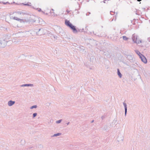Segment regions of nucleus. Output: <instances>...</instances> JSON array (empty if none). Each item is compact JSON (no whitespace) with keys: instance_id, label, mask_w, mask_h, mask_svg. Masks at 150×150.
<instances>
[{"instance_id":"obj_26","label":"nucleus","mask_w":150,"mask_h":150,"mask_svg":"<svg viewBox=\"0 0 150 150\" xmlns=\"http://www.w3.org/2000/svg\"><path fill=\"white\" fill-rule=\"evenodd\" d=\"M3 4H10L8 2H6L5 3V2H3Z\"/></svg>"},{"instance_id":"obj_7","label":"nucleus","mask_w":150,"mask_h":150,"mask_svg":"<svg viewBox=\"0 0 150 150\" xmlns=\"http://www.w3.org/2000/svg\"><path fill=\"white\" fill-rule=\"evenodd\" d=\"M139 57L141 59L142 61L144 63L146 64L147 63V60L146 57L144 55H141V56H140Z\"/></svg>"},{"instance_id":"obj_3","label":"nucleus","mask_w":150,"mask_h":150,"mask_svg":"<svg viewBox=\"0 0 150 150\" xmlns=\"http://www.w3.org/2000/svg\"><path fill=\"white\" fill-rule=\"evenodd\" d=\"M137 36L135 34H133L132 36V41L134 43L137 44L139 43L142 42V40H137Z\"/></svg>"},{"instance_id":"obj_4","label":"nucleus","mask_w":150,"mask_h":150,"mask_svg":"<svg viewBox=\"0 0 150 150\" xmlns=\"http://www.w3.org/2000/svg\"><path fill=\"white\" fill-rule=\"evenodd\" d=\"M6 40L3 39H0V47L4 48L6 45L7 42H8Z\"/></svg>"},{"instance_id":"obj_41","label":"nucleus","mask_w":150,"mask_h":150,"mask_svg":"<svg viewBox=\"0 0 150 150\" xmlns=\"http://www.w3.org/2000/svg\"><path fill=\"white\" fill-rule=\"evenodd\" d=\"M45 14L46 15H48V13H45Z\"/></svg>"},{"instance_id":"obj_30","label":"nucleus","mask_w":150,"mask_h":150,"mask_svg":"<svg viewBox=\"0 0 150 150\" xmlns=\"http://www.w3.org/2000/svg\"><path fill=\"white\" fill-rule=\"evenodd\" d=\"M68 13H69V12H70V11H69V10H67L66 11Z\"/></svg>"},{"instance_id":"obj_11","label":"nucleus","mask_w":150,"mask_h":150,"mask_svg":"<svg viewBox=\"0 0 150 150\" xmlns=\"http://www.w3.org/2000/svg\"><path fill=\"white\" fill-rule=\"evenodd\" d=\"M15 103V101L10 100L8 102V105L9 106H11L13 105Z\"/></svg>"},{"instance_id":"obj_18","label":"nucleus","mask_w":150,"mask_h":150,"mask_svg":"<svg viewBox=\"0 0 150 150\" xmlns=\"http://www.w3.org/2000/svg\"><path fill=\"white\" fill-rule=\"evenodd\" d=\"M38 147L39 149H42L43 148V146L42 145L40 144L38 145Z\"/></svg>"},{"instance_id":"obj_32","label":"nucleus","mask_w":150,"mask_h":150,"mask_svg":"<svg viewBox=\"0 0 150 150\" xmlns=\"http://www.w3.org/2000/svg\"><path fill=\"white\" fill-rule=\"evenodd\" d=\"M107 1V0H104L103 1V2L105 3V1Z\"/></svg>"},{"instance_id":"obj_8","label":"nucleus","mask_w":150,"mask_h":150,"mask_svg":"<svg viewBox=\"0 0 150 150\" xmlns=\"http://www.w3.org/2000/svg\"><path fill=\"white\" fill-rule=\"evenodd\" d=\"M13 19L15 20H16L17 21H19L21 23H25V20L24 19H19L18 18L16 17H13Z\"/></svg>"},{"instance_id":"obj_42","label":"nucleus","mask_w":150,"mask_h":150,"mask_svg":"<svg viewBox=\"0 0 150 150\" xmlns=\"http://www.w3.org/2000/svg\"><path fill=\"white\" fill-rule=\"evenodd\" d=\"M50 13H52V12H51V11H50Z\"/></svg>"},{"instance_id":"obj_22","label":"nucleus","mask_w":150,"mask_h":150,"mask_svg":"<svg viewBox=\"0 0 150 150\" xmlns=\"http://www.w3.org/2000/svg\"><path fill=\"white\" fill-rule=\"evenodd\" d=\"M24 5H26V6H30L31 5H30V4H31L30 3H28L26 4H23Z\"/></svg>"},{"instance_id":"obj_17","label":"nucleus","mask_w":150,"mask_h":150,"mask_svg":"<svg viewBox=\"0 0 150 150\" xmlns=\"http://www.w3.org/2000/svg\"><path fill=\"white\" fill-rule=\"evenodd\" d=\"M79 48L80 49V51H81L82 52L84 51L85 50V49L83 48L84 47L83 46H81L80 47H79Z\"/></svg>"},{"instance_id":"obj_28","label":"nucleus","mask_w":150,"mask_h":150,"mask_svg":"<svg viewBox=\"0 0 150 150\" xmlns=\"http://www.w3.org/2000/svg\"><path fill=\"white\" fill-rule=\"evenodd\" d=\"M105 117L104 116H103L101 117V118L102 120H103L104 118Z\"/></svg>"},{"instance_id":"obj_35","label":"nucleus","mask_w":150,"mask_h":150,"mask_svg":"<svg viewBox=\"0 0 150 150\" xmlns=\"http://www.w3.org/2000/svg\"><path fill=\"white\" fill-rule=\"evenodd\" d=\"M94 120H92L91 121V123H93V122H94Z\"/></svg>"},{"instance_id":"obj_20","label":"nucleus","mask_w":150,"mask_h":150,"mask_svg":"<svg viewBox=\"0 0 150 150\" xmlns=\"http://www.w3.org/2000/svg\"><path fill=\"white\" fill-rule=\"evenodd\" d=\"M62 121V119H60L56 121V123L57 124L60 123Z\"/></svg>"},{"instance_id":"obj_23","label":"nucleus","mask_w":150,"mask_h":150,"mask_svg":"<svg viewBox=\"0 0 150 150\" xmlns=\"http://www.w3.org/2000/svg\"><path fill=\"white\" fill-rule=\"evenodd\" d=\"M37 10H38V11H39V12H42V10L41 9V8H37L36 9Z\"/></svg>"},{"instance_id":"obj_21","label":"nucleus","mask_w":150,"mask_h":150,"mask_svg":"<svg viewBox=\"0 0 150 150\" xmlns=\"http://www.w3.org/2000/svg\"><path fill=\"white\" fill-rule=\"evenodd\" d=\"M37 115V114L36 112L33 113V118H34Z\"/></svg>"},{"instance_id":"obj_44","label":"nucleus","mask_w":150,"mask_h":150,"mask_svg":"<svg viewBox=\"0 0 150 150\" xmlns=\"http://www.w3.org/2000/svg\"><path fill=\"white\" fill-rule=\"evenodd\" d=\"M54 38H55V36H54Z\"/></svg>"},{"instance_id":"obj_14","label":"nucleus","mask_w":150,"mask_h":150,"mask_svg":"<svg viewBox=\"0 0 150 150\" xmlns=\"http://www.w3.org/2000/svg\"><path fill=\"white\" fill-rule=\"evenodd\" d=\"M62 133H58L57 134H54L52 136H51V137H57V136H59L61 135Z\"/></svg>"},{"instance_id":"obj_9","label":"nucleus","mask_w":150,"mask_h":150,"mask_svg":"<svg viewBox=\"0 0 150 150\" xmlns=\"http://www.w3.org/2000/svg\"><path fill=\"white\" fill-rule=\"evenodd\" d=\"M40 18L35 16V22H34V23H35L36 24L40 23ZM40 19H41V18Z\"/></svg>"},{"instance_id":"obj_19","label":"nucleus","mask_w":150,"mask_h":150,"mask_svg":"<svg viewBox=\"0 0 150 150\" xmlns=\"http://www.w3.org/2000/svg\"><path fill=\"white\" fill-rule=\"evenodd\" d=\"M37 107H38V106L37 105H33V106H32L30 108L31 109H33L34 108H37Z\"/></svg>"},{"instance_id":"obj_16","label":"nucleus","mask_w":150,"mask_h":150,"mask_svg":"<svg viewBox=\"0 0 150 150\" xmlns=\"http://www.w3.org/2000/svg\"><path fill=\"white\" fill-rule=\"evenodd\" d=\"M122 38L124 40L126 41L129 38L125 36H122Z\"/></svg>"},{"instance_id":"obj_37","label":"nucleus","mask_w":150,"mask_h":150,"mask_svg":"<svg viewBox=\"0 0 150 150\" xmlns=\"http://www.w3.org/2000/svg\"><path fill=\"white\" fill-rule=\"evenodd\" d=\"M142 0H137V1H138V2H140L141 1H142Z\"/></svg>"},{"instance_id":"obj_27","label":"nucleus","mask_w":150,"mask_h":150,"mask_svg":"<svg viewBox=\"0 0 150 150\" xmlns=\"http://www.w3.org/2000/svg\"><path fill=\"white\" fill-rule=\"evenodd\" d=\"M131 23H132V24H133V25H135V22H133V21H132V20H131Z\"/></svg>"},{"instance_id":"obj_38","label":"nucleus","mask_w":150,"mask_h":150,"mask_svg":"<svg viewBox=\"0 0 150 150\" xmlns=\"http://www.w3.org/2000/svg\"><path fill=\"white\" fill-rule=\"evenodd\" d=\"M113 19H112V21L113 20V19H115V16H113Z\"/></svg>"},{"instance_id":"obj_12","label":"nucleus","mask_w":150,"mask_h":150,"mask_svg":"<svg viewBox=\"0 0 150 150\" xmlns=\"http://www.w3.org/2000/svg\"><path fill=\"white\" fill-rule=\"evenodd\" d=\"M123 104L125 108V115L126 116L127 112V104L125 102L123 103Z\"/></svg>"},{"instance_id":"obj_31","label":"nucleus","mask_w":150,"mask_h":150,"mask_svg":"<svg viewBox=\"0 0 150 150\" xmlns=\"http://www.w3.org/2000/svg\"><path fill=\"white\" fill-rule=\"evenodd\" d=\"M115 21L116 19V15H115Z\"/></svg>"},{"instance_id":"obj_39","label":"nucleus","mask_w":150,"mask_h":150,"mask_svg":"<svg viewBox=\"0 0 150 150\" xmlns=\"http://www.w3.org/2000/svg\"><path fill=\"white\" fill-rule=\"evenodd\" d=\"M51 11H54V10L53 9H52Z\"/></svg>"},{"instance_id":"obj_6","label":"nucleus","mask_w":150,"mask_h":150,"mask_svg":"<svg viewBox=\"0 0 150 150\" xmlns=\"http://www.w3.org/2000/svg\"><path fill=\"white\" fill-rule=\"evenodd\" d=\"M127 58L128 60H129L131 62H134L135 60V59L134 57L133 56L130 55H127Z\"/></svg>"},{"instance_id":"obj_33","label":"nucleus","mask_w":150,"mask_h":150,"mask_svg":"<svg viewBox=\"0 0 150 150\" xmlns=\"http://www.w3.org/2000/svg\"><path fill=\"white\" fill-rule=\"evenodd\" d=\"M52 13H53V14L52 15V16H54V12H53Z\"/></svg>"},{"instance_id":"obj_48","label":"nucleus","mask_w":150,"mask_h":150,"mask_svg":"<svg viewBox=\"0 0 150 150\" xmlns=\"http://www.w3.org/2000/svg\"><path fill=\"white\" fill-rule=\"evenodd\" d=\"M0 2L1 3V2Z\"/></svg>"},{"instance_id":"obj_46","label":"nucleus","mask_w":150,"mask_h":150,"mask_svg":"<svg viewBox=\"0 0 150 150\" xmlns=\"http://www.w3.org/2000/svg\"><path fill=\"white\" fill-rule=\"evenodd\" d=\"M59 30H62V29H61V28H59Z\"/></svg>"},{"instance_id":"obj_5","label":"nucleus","mask_w":150,"mask_h":150,"mask_svg":"<svg viewBox=\"0 0 150 150\" xmlns=\"http://www.w3.org/2000/svg\"><path fill=\"white\" fill-rule=\"evenodd\" d=\"M35 16L33 15L31 16L29 19H27V20H25V22H29V23H34L35 22Z\"/></svg>"},{"instance_id":"obj_43","label":"nucleus","mask_w":150,"mask_h":150,"mask_svg":"<svg viewBox=\"0 0 150 150\" xmlns=\"http://www.w3.org/2000/svg\"><path fill=\"white\" fill-rule=\"evenodd\" d=\"M77 13H79V11H78Z\"/></svg>"},{"instance_id":"obj_24","label":"nucleus","mask_w":150,"mask_h":150,"mask_svg":"<svg viewBox=\"0 0 150 150\" xmlns=\"http://www.w3.org/2000/svg\"><path fill=\"white\" fill-rule=\"evenodd\" d=\"M17 13L18 14H21L22 13H23L21 11H18L17 12Z\"/></svg>"},{"instance_id":"obj_29","label":"nucleus","mask_w":150,"mask_h":150,"mask_svg":"<svg viewBox=\"0 0 150 150\" xmlns=\"http://www.w3.org/2000/svg\"><path fill=\"white\" fill-rule=\"evenodd\" d=\"M147 40L149 42H150V37L148 38H147Z\"/></svg>"},{"instance_id":"obj_13","label":"nucleus","mask_w":150,"mask_h":150,"mask_svg":"<svg viewBox=\"0 0 150 150\" xmlns=\"http://www.w3.org/2000/svg\"><path fill=\"white\" fill-rule=\"evenodd\" d=\"M117 74L118 75L120 78H121L122 77V74L120 72V70L118 69H117Z\"/></svg>"},{"instance_id":"obj_10","label":"nucleus","mask_w":150,"mask_h":150,"mask_svg":"<svg viewBox=\"0 0 150 150\" xmlns=\"http://www.w3.org/2000/svg\"><path fill=\"white\" fill-rule=\"evenodd\" d=\"M33 84H24L20 86V87H23L25 86H31L33 87Z\"/></svg>"},{"instance_id":"obj_25","label":"nucleus","mask_w":150,"mask_h":150,"mask_svg":"<svg viewBox=\"0 0 150 150\" xmlns=\"http://www.w3.org/2000/svg\"><path fill=\"white\" fill-rule=\"evenodd\" d=\"M110 13L111 15H112L113 14L112 13L114 14L115 13L114 12H113L112 11H110Z\"/></svg>"},{"instance_id":"obj_45","label":"nucleus","mask_w":150,"mask_h":150,"mask_svg":"<svg viewBox=\"0 0 150 150\" xmlns=\"http://www.w3.org/2000/svg\"><path fill=\"white\" fill-rule=\"evenodd\" d=\"M13 3H15V2H13Z\"/></svg>"},{"instance_id":"obj_40","label":"nucleus","mask_w":150,"mask_h":150,"mask_svg":"<svg viewBox=\"0 0 150 150\" xmlns=\"http://www.w3.org/2000/svg\"><path fill=\"white\" fill-rule=\"evenodd\" d=\"M60 60H61V61H63V59H61Z\"/></svg>"},{"instance_id":"obj_15","label":"nucleus","mask_w":150,"mask_h":150,"mask_svg":"<svg viewBox=\"0 0 150 150\" xmlns=\"http://www.w3.org/2000/svg\"><path fill=\"white\" fill-rule=\"evenodd\" d=\"M136 53L139 56V57H140V56H141V55H142L143 54H142L140 52H139L138 50H137L135 51Z\"/></svg>"},{"instance_id":"obj_47","label":"nucleus","mask_w":150,"mask_h":150,"mask_svg":"<svg viewBox=\"0 0 150 150\" xmlns=\"http://www.w3.org/2000/svg\"><path fill=\"white\" fill-rule=\"evenodd\" d=\"M33 8L34 9V8H34V7H33Z\"/></svg>"},{"instance_id":"obj_1","label":"nucleus","mask_w":150,"mask_h":150,"mask_svg":"<svg viewBox=\"0 0 150 150\" xmlns=\"http://www.w3.org/2000/svg\"><path fill=\"white\" fill-rule=\"evenodd\" d=\"M65 23L67 26L69 27L72 30L73 32L74 33H76L78 32H80V30L79 29H76V27L74 25L69 21L66 19L65 20Z\"/></svg>"},{"instance_id":"obj_34","label":"nucleus","mask_w":150,"mask_h":150,"mask_svg":"<svg viewBox=\"0 0 150 150\" xmlns=\"http://www.w3.org/2000/svg\"><path fill=\"white\" fill-rule=\"evenodd\" d=\"M42 13L43 14H45V12L44 11H42Z\"/></svg>"},{"instance_id":"obj_36","label":"nucleus","mask_w":150,"mask_h":150,"mask_svg":"<svg viewBox=\"0 0 150 150\" xmlns=\"http://www.w3.org/2000/svg\"><path fill=\"white\" fill-rule=\"evenodd\" d=\"M70 123V122H68L67 123V125H68Z\"/></svg>"},{"instance_id":"obj_2","label":"nucleus","mask_w":150,"mask_h":150,"mask_svg":"<svg viewBox=\"0 0 150 150\" xmlns=\"http://www.w3.org/2000/svg\"><path fill=\"white\" fill-rule=\"evenodd\" d=\"M45 30L43 28L34 29V32L36 33L37 35H44L45 33Z\"/></svg>"}]
</instances>
